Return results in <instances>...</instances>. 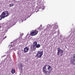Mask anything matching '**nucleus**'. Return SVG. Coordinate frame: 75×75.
<instances>
[{
  "instance_id": "obj_1",
  "label": "nucleus",
  "mask_w": 75,
  "mask_h": 75,
  "mask_svg": "<svg viewBox=\"0 0 75 75\" xmlns=\"http://www.w3.org/2000/svg\"><path fill=\"white\" fill-rule=\"evenodd\" d=\"M42 71L45 75H47L48 74L47 73L50 74L51 72L52 67L48 65H45L42 68Z\"/></svg>"
},
{
  "instance_id": "obj_2",
  "label": "nucleus",
  "mask_w": 75,
  "mask_h": 75,
  "mask_svg": "<svg viewBox=\"0 0 75 75\" xmlns=\"http://www.w3.org/2000/svg\"><path fill=\"white\" fill-rule=\"evenodd\" d=\"M9 16L8 12L7 11H4L0 16V20H1L2 18H4L5 17H7Z\"/></svg>"
},
{
  "instance_id": "obj_3",
  "label": "nucleus",
  "mask_w": 75,
  "mask_h": 75,
  "mask_svg": "<svg viewBox=\"0 0 75 75\" xmlns=\"http://www.w3.org/2000/svg\"><path fill=\"white\" fill-rule=\"evenodd\" d=\"M43 55V51H39L37 54L36 57L38 58H41L42 57Z\"/></svg>"
},
{
  "instance_id": "obj_4",
  "label": "nucleus",
  "mask_w": 75,
  "mask_h": 75,
  "mask_svg": "<svg viewBox=\"0 0 75 75\" xmlns=\"http://www.w3.org/2000/svg\"><path fill=\"white\" fill-rule=\"evenodd\" d=\"M73 60H71L70 62V64L75 65V54H74L72 56Z\"/></svg>"
},
{
  "instance_id": "obj_5",
  "label": "nucleus",
  "mask_w": 75,
  "mask_h": 75,
  "mask_svg": "<svg viewBox=\"0 0 75 75\" xmlns=\"http://www.w3.org/2000/svg\"><path fill=\"white\" fill-rule=\"evenodd\" d=\"M38 32L37 30H33L31 31L30 34L31 35L34 36L37 35L38 34Z\"/></svg>"
},
{
  "instance_id": "obj_6",
  "label": "nucleus",
  "mask_w": 75,
  "mask_h": 75,
  "mask_svg": "<svg viewBox=\"0 0 75 75\" xmlns=\"http://www.w3.org/2000/svg\"><path fill=\"white\" fill-rule=\"evenodd\" d=\"M30 49L31 51H35V50H36V48L34 46H33V45H31V46Z\"/></svg>"
},
{
  "instance_id": "obj_7",
  "label": "nucleus",
  "mask_w": 75,
  "mask_h": 75,
  "mask_svg": "<svg viewBox=\"0 0 75 75\" xmlns=\"http://www.w3.org/2000/svg\"><path fill=\"white\" fill-rule=\"evenodd\" d=\"M28 50H29V49H28V47H25L24 49V52H27L28 51Z\"/></svg>"
},
{
  "instance_id": "obj_8",
  "label": "nucleus",
  "mask_w": 75,
  "mask_h": 75,
  "mask_svg": "<svg viewBox=\"0 0 75 75\" xmlns=\"http://www.w3.org/2000/svg\"><path fill=\"white\" fill-rule=\"evenodd\" d=\"M63 52H62V51L61 52H57V55H59L60 57H62L63 55Z\"/></svg>"
},
{
  "instance_id": "obj_9",
  "label": "nucleus",
  "mask_w": 75,
  "mask_h": 75,
  "mask_svg": "<svg viewBox=\"0 0 75 75\" xmlns=\"http://www.w3.org/2000/svg\"><path fill=\"white\" fill-rule=\"evenodd\" d=\"M57 51H58V52H58V53L59 52H64V51H63V50H61V48H60V47H59L58 49H57Z\"/></svg>"
},
{
  "instance_id": "obj_10",
  "label": "nucleus",
  "mask_w": 75,
  "mask_h": 75,
  "mask_svg": "<svg viewBox=\"0 0 75 75\" xmlns=\"http://www.w3.org/2000/svg\"><path fill=\"white\" fill-rule=\"evenodd\" d=\"M37 45V42H34L33 44V46L35 47V46H36V45Z\"/></svg>"
},
{
  "instance_id": "obj_11",
  "label": "nucleus",
  "mask_w": 75,
  "mask_h": 75,
  "mask_svg": "<svg viewBox=\"0 0 75 75\" xmlns=\"http://www.w3.org/2000/svg\"><path fill=\"white\" fill-rule=\"evenodd\" d=\"M11 72H12V74H14L15 72H16V71L14 69H12L11 71Z\"/></svg>"
},
{
  "instance_id": "obj_12",
  "label": "nucleus",
  "mask_w": 75,
  "mask_h": 75,
  "mask_svg": "<svg viewBox=\"0 0 75 75\" xmlns=\"http://www.w3.org/2000/svg\"><path fill=\"white\" fill-rule=\"evenodd\" d=\"M35 48H40V45L38 44L36 45Z\"/></svg>"
},
{
  "instance_id": "obj_13",
  "label": "nucleus",
  "mask_w": 75,
  "mask_h": 75,
  "mask_svg": "<svg viewBox=\"0 0 75 75\" xmlns=\"http://www.w3.org/2000/svg\"><path fill=\"white\" fill-rule=\"evenodd\" d=\"M58 26L56 25H55L54 26V27H53L54 29H57V27Z\"/></svg>"
},
{
  "instance_id": "obj_14",
  "label": "nucleus",
  "mask_w": 75,
  "mask_h": 75,
  "mask_svg": "<svg viewBox=\"0 0 75 75\" xmlns=\"http://www.w3.org/2000/svg\"><path fill=\"white\" fill-rule=\"evenodd\" d=\"M19 65L21 67H23V65L21 63H19Z\"/></svg>"
},
{
  "instance_id": "obj_15",
  "label": "nucleus",
  "mask_w": 75,
  "mask_h": 75,
  "mask_svg": "<svg viewBox=\"0 0 75 75\" xmlns=\"http://www.w3.org/2000/svg\"><path fill=\"white\" fill-rule=\"evenodd\" d=\"M14 6V4H10V7H12V6Z\"/></svg>"
},
{
  "instance_id": "obj_16",
  "label": "nucleus",
  "mask_w": 75,
  "mask_h": 75,
  "mask_svg": "<svg viewBox=\"0 0 75 75\" xmlns=\"http://www.w3.org/2000/svg\"><path fill=\"white\" fill-rule=\"evenodd\" d=\"M1 28V25H0V28Z\"/></svg>"
},
{
  "instance_id": "obj_17",
  "label": "nucleus",
  "mask_w": 75,
  "mask_h": 75,
  "mask_svg": "<svg viewBox=\"0 0 75 75\" xmlns=\"http://www.w3.org/2000/svg\"><path fill=\"white\" fill-rule=\"evenodd\" d=\"M5 37V38H6V36Z\"/></svg>"
}]
</instances>
